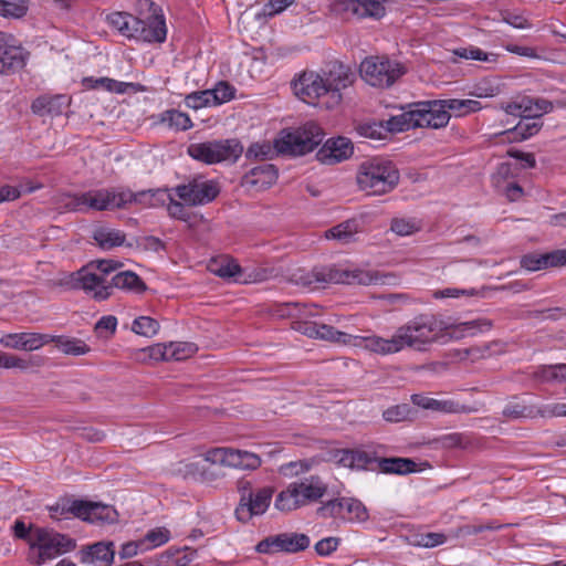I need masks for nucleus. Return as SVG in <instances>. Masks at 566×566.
<instances>
[{
	"instance_id": "nucleus-32",
	"label": "nucleus",
	"mask_w": 566,
	"mask_h": 566,
	"mask_svg": "<svg viewBox=\"0 0 566 566\" xmlns=\"http://www.w3.org/2000/svg\"><path fill=\"white\" fill-rule=\"evenodd\" d=\"M78 518L88 523H114L117 521L116 510L107 504L81 500Z\"/></svg>"
},
{
	"instance_id": "nucleus-18",
	"label": "nucleus",
	"mask_w": 566,
	"mask_h": 566,
	"mask_svg": "<svg viewBox=\"0 0 566 566\" xmlns=\"http://www.w3.org/2000/svg\"><path fill=\"white\" fill-rule=\"evenodd\" d=\"M292 328L310 338L328 340L365 349L366 337L340 332L331 325L296 319L292 322Z\"/></svg>"
},
{
	"instance_id": "nucleus-21",
	"label": "nucleus",
	"mask_w": 566,
	"mask_h": 566,
	"mask_svg": "<svg viewBox=\"0 0 566 566\" xmlns=\"http://www.w3.org/2000/svg\"><path fill=\"white\" fill-rule=\"evenodd\" d=\"M334 10L350 19H380L386 9L381 0H336Z\"/></svg>"
},
{
	"instance_id": "nucleus-35",
	"label": "nucleus",
	"mask_w": 566,
	"mask_h": 566,
	"mask_svg": "<svg viewBox=\"0 0 566 566\" xmlns=\"http://www.w3.org/2000/svg\"><path fill=\"white\" fill-rule=\"evenodd\" d=\"M375 462L384 473L408 474L417 471V463L408 458H375Z\"/></svg>"
},
{
	"instance_id": "nucleus-29",
	"label": "nucleus",
	"mask_w": 566,
	"mask_h": 566,
	"mask_svg": "<svg viewBox=\"0 0 566 566\" xmlns=\"http://www.w3.org/2000/svg\"><path fill=\"white\" fill-rule=\"evenodd\" d=\"M115 558L113 542H97L82 547L80 562L93 566H111Z\"/></svg>"
},
{
	"instance_id": "nucleus-56",
	"label": "nucleus",
	"mask_w": 566,
	"mask_h": 566,
	"mask_svg": "<svg viewBox=\"0 0 566 566\" xmlns=\"http://www.w3.org/2000/svg\"><path fill=\"white\" fill-rule=\"evenodd\" d=\"M411 416V409L408 405H397L386 409L382 417L388 422H400Z\"/></svg>"
},
{
	"instance_id": "nucleus-15",
	"label": "nucleus",
	"mask_w": 566,
	"mask_h": 566,
	"mask_svg": "<svg viewBox=\"0 0 566 566\" xmlns=\"http://www.w3.org/2000/svg\"><path fill=\"white\" fill-rule=\"evenodd\" d=\"M202 458L206 462L213 465L237 470L254 471L262 464V459L259 454L228 447L211 448L202 453Z\"/></svg>"
},
{
	"instance_id": "nucleus-57",
	"label": "nucleus",
	"mask_w": 566,
	"mask_h": 566,
	"mask_svg": "<svg viewBox=\"0 0 566 566\" xmlns=\"http://www.w3.org/2000/svg\"><path fill=\"white\" fill-rule=\"evenodd\" d=\"M342 539L337 536H328L319 539L314 548L318 556L327 557L337 551L340 545Z\"/></svg>"
},
{
	"instance_id": "nucleus-50",
	"label": "nucleus",
	"mask_w": 566,
	"mask_h": 566,
	"mask_svg": "<svg viewBox=\"0 0 566 566\" xmlns=\"http://www.w3.org/2000/svg\"><path fill=\"white\" fill-rule=\"evenodd\" d=\"M213 105H220L234 98L235 87L226 81H220L214 88L209 90Z\"/></svg>"
},
{
	"instance_id": "nucleus-26",
	"label": "nucleus",
	"mask_w": 566,
	"mask_h": 566,
	"mask_svg": "<svg viewBox=\"0 0 566 566\" xmlns=\"http://www.w3.org/2000/svg\"><path fill=\"white\" fill-rule=\"evenodd\" d=\"M354 153L349 138L338 136L327 139L316 153V158L325 165H334L348 159Z\"/></svg>"
},
{
	"instance_id": "nucleus-34",
	"label": "nucleus",
	"mask_w": 566,
	"mask_h": 566,
	"mask_svg": "<svg viewBox=\"0 0 566 566\" xmlns=\"http://www.w3.org/2000/svg\"><path fill=\"white\" fill-rule=\"evenodd\" d=\"M92 238L101 249L112 250L125 243L126 234L122 230L102 226L94 229Z\"/></svg>"
},
{
	"instance_id": "nucleus-33",
	"label": "nucleus",
	"mask_w": 566,
	"mask_h": 566,
	"mask_svg": "<svg viewBox=\"0 0 566 566\" xmlns=\"http://www.w3.org/2000/svg\"><path fill=\"white\" fill-rule=\"evenodd\" d=\"M543 127V122L539 118H525L511 129L503 133L510 143H518L526 140L536 135Z\"/></svg>"
},
{
	"instance_id": "nucleus-38",
	"label": "nucleus",
	"mask_w": 566,
	"mask_h": 566,
	"mask_svg": "<svg viewBox=\"0 0 566 566\" xmlns=\"http://www.w3.org/2000/svg\"><path fill=\"white\" fill-rule=\"evenodd\" d=\"M209 269L216 275L222 279H233L234 282H237V277H241L244 274L243 269L231 258L213 260Z\"/></svg>"
},
{
	"instance_id": "nucleus-43",
	"label": "nucleus",
	"mask_w": 566,
	"mask_h": 566,
	"mask_svg": "<svg viewBox=\"0 0 566 566\" xmlns=\"http://www.w3.org/2000/svg\"><path fill=\"white\" fill-rule=\"evenodd\" d=\"M160 122L177 130H188L193 126L189 115L177 109L165 111Z\"/></svg>"
},
{
	"instance_id": "nucleus-47",
	"label": "nucleus",
	"mask_w": 566,
	"mask_h": 566,
	"mask_svg": "<svg viewBox=\"0 0 566 566\" xmlns=\"http://www.w3.org/2000/svg\"><path fill=\"white\" fill-rule=\"evenodd\" d=\"M28 12L27 0H0V15L19 19Z\"/></svg>"
},
{
	"instance_id": "nucleus-24",
	"label": "nucleus",
	"mask_w": 566,
	"mask_h": 566,
	"mask_svg": "<svg viewBox=\"0 0 566 566\" xmlns=\"http://www.w3.org/2000/svg\"><path fill=\"white\" fill-rule=\"evenodd\" d=\"M293 90L300 99L312 105L316 104L321 97L329 96L323 75L313 71L303 72L293 82Z\"/></svg>"
},
{
	"instance_id": "nucleus-44",
	"label": "nucleus",
	"mask_w": 566,
	"mask_h": 566,
	"mask_svg": "<svg viewBox=\"0 0 566 566\" xmlns=\"http://www.w3.org/2000/svg\"><path fill=\"white\" fill-rule=\"evenodd\" d=\"M312 468V460H297L281 464L277 471L282 476L293 479L308 473Z\"/></svg>"
},
{
	"instance_id": "nucleus-27",
	"label": "nucleus",
	"mask_w": 566,
	"mask_h": 566,
	"mask_svg": "<svg viewBox=\"0 0 566 566\" xmlns=\"http://www.w3.org/2000/svg\"><path fill=\"white\" fill-rule=\"evenodd\" d=\"M522 269L535 272L556 266H566V248L553 250L546 253L531 252L521 256Z\"/></svg>"
},
{
	"instance_id": "nucleus-52",
	"label": "nucleus",
	"mask_w": 566,
	"mask_h": 566,
	"mask_svg": "<svg viewBox=\"0 0 566 566\" xmlns=\"http://www.w3.org/2000/svg\"><path fill=\"white\" fill-rule=\"evenodd\" d=\"M170 539V532L166 527H156L147 532L144 542L145 549H151L166 544Z\"/></svg>"
},
{
	"instance_id": "nucleus-40",
	"label": "nucleus",
	"mask_w": 566,
	"mask_h": 566,
	"mask_svg": "<svg viewBox=\"0 0 566 566\" xmlns=\"http://www.w3.org/2000/svg\"><path fill=\"white\" fill-rule=\"evenodd\" d=\"M42 364V356H0V369L32 370Z\"/></svg>"
},
{
	"instance_id": "nucleus-8",
	"label": "nucleus",
	"mask_w": 566,
	"mask_h": 566,
	"mask_svg": "<svg viewBox=\"0 0 566 566\" xmlns=\"http://www.w3.org/2000/svg\"><path fill=\"white\" fill-rule=\"evenodd\" d=\"M82 287L93 293L97 301H104L112 295L113 289L127 290L143 293L147 286L145 282L133 271H124L115 274L111 282L96 273H85L81 277Z\"/></svg>"
},
{
	"instance_id": "nucleus-30",
	"label": "nucleus",
	"mask_w": 566,
	"mask_h": 566,
	"mask_svg": "<svg viewBox=\"0 0 566 566\" xmlns=\"http://www.w3.org/2000/svg\"><path fill=\"white\" fill-rule=\"evenodd\" d=\"M277 168L272 164H262L250 171L242 178V185L255 191L270 188L277 180Z\"/></svg>"
},
{
	"instance_id": "nucleus-63",
	"label": "nucleus",
	"mask_w": 566,
	"mask_h": 566,
	"mask_svg": "<svg viewBox=\"0 0 566 566\" xmlns=\"http://www.w3.org/2000/svg\"><path fill=\"white\" fill-rule=\"evenodd\" d=\"M447 542V536L443 533H426L419 536L417 545L432 548L442 545Z\"/></svg>"
},
{
	"instance_id": "nucleus-62",
	"label": "nucleus",
	"mask_w": 566,
	"mask_h": 566,
	"mask_svg": "<svg viewBox=\"0 0 566 566\" xmlns=\"http://www.w3.org/2000/svg\"><path fill=\"white\" fill-rule=\"evenodd\" d=\"M539 417L557 418L566 417V402H553L539 406Z\"/></svg>"
},
{
	"instance_id": "nucleus-13",
	"label": "nucleus",
	"mask_w": 566,
	"mask_h": 566,
	"mask_svg": "<svg viewBox=\"0 0 566 566\" xmlns=\"http://www.w3.org/2000/svg\"><path fill=\"white\" fill-rule=\"evenodd\" d=\"M238 490L241 497L234 513L237 518L243 523H248L253 516L263 515L268 511L274 494L273 486H263L252 491L249 481H239Z\"/></svg>"
},
{
	"instance_id": "nucleus-20",
	"label": "nucleus",
	"mask_w": 566,
	"mask_h": 566,
	"mask_svg": "<svg viewBox=\"0 0 566 566\" xmlns=\"http://www.w3.org/2000/svg\"><path fill=\"white\" fill-rule=\"evenodd\" d=\"M28 56L29 53L12 34L0 31V74L10 75L22 70Z\"/></svg>"
},
{
	"instance_id": "nucleus-53",
	"label": "nucleus",
	"mask_w": 566,
	"mask_h": 566,
	"mask_svg": "<svg viewBox=\"0 0 566 566\" xmlns=\"http://www.w3.org/2000/svg\"><path fill=\"white\" fill-rule=\"evenodd\" d=\"M165 206H167V212L170 218L185 222L191 219V212L187 208L188 205L181 200H176L170 192L169 199Z\"/></svg>"
},
{
	"instance_id": "nucleus-3",
	"label": "nucleus",
	"mask_w": 566,
	"mask_h": 566,
	"mask_svg": "<svg viewBox=\"0 0 566 566\" xmlns=\"http://www.w3.org/2000/svg\"><path fill=\"white\" fill-rule=\"evenodd\" d=\"M107 22L127 39L163 43L167 36V27L163 14H153L147 20H142L130 13L117 11L107 15Z\"/></svg>"
},
{
	"instance_id": "nucleus-2",
	"label": "nucleus",
	"mask_w": 566,
	"mask_h": 566,
	"mask_svg": "<svg viewBox=\"0 0 566 566\" xmlns=\"http://www.w3.org/2000/svg\"><path fill=\"white\" fill-rule=\"evenodd\" d=\"M327 493V481L318 474H310L289 483L280 491L274 500V507L290 513L315 503L322 504Z\"/></svg>"
},
{
	"instance_id": "nucleus-19",
	"label": "nucleus",
	"mask_w": 566,
	"mask_h": 566,
	"mask_svg": "<svg viewBox=\"0 0 566 566\" xmlns=\"http://www.w3.org/2000/svg\"><path fill=\"white\" fill-rule=\"evenodd\" d=\"M323 78L326 87L328 88L331 103L327 107L338 105L342 101V90H345L354 84L356 81V72L349 65L339 61H332L323 69Z\"/></svg>"
},
{
	"instance_id": "nucleus-14",
	"label": "nucleus",
	"mask_w": 566,
	"mask_h": 566,
	"mask_svg": "<svg viewBox=\"0 0 566 566\" xmlns=\"http://www.w3.org/2000/svg\"><path fill=\"white\" fill-rule=\"evenodd\" d=\"M169 199L168 189H148L133 192L125 187H111L112 210L126 209L130 205H139L144 208L165 206Z\"/></svg>"
},
{
	"instance_id": "nucleus-28",
	"label": "nucleus",
	"mask_w": 566,
	"mask_h": 566,
	"mask_svg": "<svg viewBox=\"0 0 566 566\" xmlns=\"http://www.w3.org/2000/svg\"><path fill=\"white\" fill-rule=\"evenodd\" d=\"M71 102L72 98L67 94H43L32 102L31 111L40 117H56L63 114Z\"/></svg>"
},
{
	"instance_id": "nucleus-61",
	"label": "nucleus",
	"mask_w": 566,
	"mask_h": 566,
	"mask_svg": "<svg viewBox=\"0 0 566 566\" xmlns=\"http://www.w3.org/2000/svg\"><path fill=\"white\" fill-rule=\"evenodd\" d=\"M454 54L461 59L475 61H490L489 54L476 46L460 48L454 50Z\"/></svg>"
},
{
	"instance_id": "nucleus-55",
	"label": "nucleus",
	"mask_w": 566,
	"mask_h": 566,
	"mask_svg": "<svg viewBox=\"0 0 566 566\" xmlns=\"http://www.w3.org/2000/svg\"><path fill=\"white\" fill-rule=\"evenodd\" d=\"M211 103V93L209 90L192 92L185 97L186 106L192 109L209 106Z\"/></svg>"
},
{
	"instance_id": "nucleus-23",
	"label": "nucleus",
	"mask_w": 566,
	"mask_h": 566,
	"mask_svg": "<svg viewBox=\"0 0 566 566\" xmlns=\"http://www.w3.org/2000/svg\"><path fill=\"white\" fill-rule=\"evenodd\" d=\"M419 128L439 129L446 127L451 118L443 99L415 103Z\"/></svg>"
},
{
	"instance_id": "nucleus-9",
	"label": "nucleus",
	"mask_w": 566,
	"mask_h": 566,
	"mask_svg": "<svg viewBox=\"0 0 566 566\" xmlns=\"http://www.w3.org/2000/svg\"><path fill=\"white\" fill-rule=\"evenodd\" d=\"M322 128L315 123H306L294 130H282L275 139L276 154L301 156L314 150L323 140Z\"/></svg>"
},
{
	"instance_id": "nucleus-48",
	"label": "nucleus",
	"mask_w": 566,
	"mask_h": 566,
	"mask_svg": "<svg viewBox=\"0 0 566 566\" xmlns=\"http://www.w3.org/2000/svg\"><path fill=\"white\" fill-rule=\"evenodd\" d=\"M159 323L150 316H139L134 319L132 331L145 337H153L159 331Z\"/></svg>"
},
{
	"instance_id": "nucleus-41",
	"label": "nucleus",
	"mask_w": 566,
	"mask_h": 566,
	"mask_svg": "<svg viewBox=\"0 0 566 566\" xmlns=\"http://www.w3.org/2000/svg\"><path fill=\"white\" fill-rule=\"evenodd\" d=\"M50 517L61 521L73 515L78 518L81 512V500H60L54 505L49 506Z\"/></svg>"
},
{
	"instance_id": "nucleus-39",
	"label": "nucleus",
	"mask_w": 566,
	"mask_h": 566,
	"mask_svg": "<svg viewBox=\"0 0 566 566\" xmlns=\"http://www.w3.org/2000/svg\"><path fill=\"white\" fill-rule=\"evenodd\" d=\"M448 113L453 114L455 117H463L482 109V104L475 99H459L448 98L443 99Z\"/></svg>"
},
{
	"instance_id": "nucleus-5",
	"label": "nucleus",
	"mask_w": 566,
	"mask_h": 566,
	"mask_svg": "<svg viewBox=\"0 0 566 566\" xmlns=\"http://www.w3.org/2000/svg\"><path fill=\"white\" fill-rule=\"evenodd\" d=\"M378 281V277L369 271L345 270L336 265L315 266L308 272H300L296 282L308 289H321L327 284H359L370 285Z\"/></svg>"
},
{
	"instance_id": "nucleus-59",
	"label": "nucleus",
	"mask_w": 566,
	"mask_h": 566,
	"mask_svg": "<svg viewBox=\"0 0 566 566\" xmlns=\"http://www.w3.org/2000/svg\"><path fill=\"white\" fill-rule=\"evenodd\" d=\"M244 274H242L241 277H237V283H258L265 281L269 276L271 271L264 268H256L251 271L248 269H243Z\"/></svg>"
},
{
	"instance_id": "nucleus-7",
	"label": "nucleus",
	"mask_w": 566,
	"mask_h": 566,
	"mask_svg": "<svg viewBox=\"0 0 566 566\" xmlns=\"http://www.w3.org/2000/svg\"><path fill=\"white\" fill-rule=\"evenodd\" d=\"M75 547L76 542L72 537L53 530L35 527L28 551V560L32 565L41 566L74 551Z\"/></svg>"
},
{
	"instance_id": "nucleus-25",
	"label": "nucleus",
	"mask_w": 566,
	"mask_h": 566,
	"mask_svg": "<svg viewBox=\"0 0 566 566\" xmlns=\"http://www.w3.org/2000/svg\"><path fill=\"white\" fill-rule=\"evenodd\" d=\"M411 401L419 408L444 415L472 413L478 411V408L462 403L453 398L436 399L426 395L415 394L411 396Z\"/></svg>"
},
{
	"instance_id": "nucleus-6",
	"label": "nucleus",
	"mask_w": 566,
	"mask_h": 566,
	"mask_svg": "<svg viewBox=\"0 0 566 566\" xmlns=\"http://www.w3.org/2000/svg\"><path fill=\"white\" fill-rule=\"evenodd\" d=\"M6 348L33 352L45 344L53 343L54 348L63 354H85L90 350L85 342L67 336H53L41 333H15L0 338Z\"/></svg>"
},
{
	"instance_id": "nucleus-16",
	"label": "nucleus",
	"mask_w": 566,
	"mask_h": 566,
	"mask_svg": "<svg viewBox=\"0 0 566 566\" xmlns=\"http://www.w3.org/2000/svg\"><path fill=\"white\" fill-rule=\"evenodd\" d=\"M171 191L188 206L198 207L212 202L219 196L220 187L216 180L198 175L177 185Z\"/></svg>"
},
{
	"instance_id": "nucleus-60",
	"label": "nucleus",
	"mask_w": 566,
	"mask_h": 566,
	"mask_svg": "<svg viewBox=\"0 0 566 566\" xmlns=\"http://www.w3.org/2000/svg\"><path fill=\"white\" fill-rule=\"evenodd\" d=\"M475 294H476V292L474 289L465 290V289H457V287H447V289L434 291L432 296L436 300H441V298H458L460 296H471V295H475Z\"/></svg>"
},
{
	"instance_id": "nucleus-45",
	"label": "nucleus",
	"mask_w": 566,
	"mask_h": 566,
	"mask_svg": "<svg viewBox=\"0 0 566 566\" xmlns=\"http://www.w3.org/2000/svg\"><path fill=\"white\" fill-rule=\"evenodd\" d=\"M161 563L165 566H187L195 558V552L189 548L185 549H168L161 555Z\"/></svg>"
},
{
	"instance_id": "nucleus-51",
	"label": "nucleus",
	"mask_w": 566,
	"mask_h": 566,
	"mask_svg": "<svg viewBox=\"0 0 566 566\" xmlns=\"http://www.w3.org/2000/svg\"><path fill=\"white\" fill-rule=\"evenodd\" d=\"M537 376L543 381H566V364L543 366L538 369Z\"/></svg>"
},
{
	"instance_id": "nucleus-54",
	"label": "nucleus",
	"mask_w": 566,
	"mask_h": 566,
	"mask_svg": "<svg viewBox=\"0 0 566 566\" xmlns=\"http://www.w3.org/2000/svg\"><path fill=\"white\" fill-rule=\"evenodd\" d=\"M391 231L398 235H410L420 230L419 223L415 219L396 218L391 221Z\"/></svg>"
},
{
	"instance_id": "nucleus-11",
	"label": "nucleus",
	"mask_w": 566,
	"mask_h": 566,
	"mask_svg": "<svg viewBox=\"0 0 566 566\" xmlns=\"http://www.w3.org/2000/svg\"><path fill=\"white\" fill-rule=\"evenodd\" d=\"M406 73V67L385 56H368L359 65L361 78L370 86L388 88Z\"/></svg>"
},
{
	"instance_id": "nucleus-22",
	"label": "nucleus",
	"mask_w": 566,
	"mask_h": 566,
	"mask_svg": "<svg viewBox=\"0 0 566 566\" xmlns=\"http://www.w3.org/2000/svg\"><path fill=\"white\" fill-rule=\"evenodd\" d=\"M310 537L302 533H281L262 539L256 545V551L262 554L273 552L296 553L310 546Z\"/></svg>"
},
{
	"instance_id": "nucleus-49",
	"label": "nucleus",
	"mask_w": 566,
	"mask_h": 566,
	"mask_svg": "<svg viewBox=\"0 0 566 566\" xmlns=\"http://www.w3.org/2000/svg\"><path fill=\"white\" fill-rule=\"evenodd\" d=\"M356 233V224L354 221L342 222L326 231L327 239H336L342 242H349Z\"/></svg>"
},
{
	"instance_id": "nucleus-10",
	"label": "nucleus",
	"mask_w": 566,
	"mask_h": 566,
	"mask_svg": "<svg viewBox=\"0 0 566 566\" xmlns=\"http://www.w3.org/2000/svg\"><path fill=\"white\" fill-rule=\"evenodd\" d=\"M242 153L243 146L235 138L192 143L187 148V154L192 159L207 165L227 160L235 163L241 157Z\"/></svg>"
},
{
	"instance_id": "nucleus-31",
	"label": "nucleus",
	"mask_w": 566,
	"mask_h": 566,
	"mask_svg": "<svg viewBox=\"0 0 566 566\" xmlns=\"http://www.w3.org/2000/svg\"><path fill=\"white\" fill-rule=\"evenodd\" d=\"M332 459L338 467L350 470H366L375 461V457L361 449H337L333 451Z\"/></svg>"
},
{
	"instance_id": "nucleus-37",
	"label": "nucleus",
	"mask_w": 566,
	"mask_h": 566,
	"mask_svg": "<svg viewBox=\"0 0 566 566\" xmlns=\"http://www.w3.org/2000/svg\"><path fill=\"white\" fill-rule=\"evenodd\" d=\"M198 346L195 343L190 342H169V343H158L147 348L142 349L144 354H196L198 352Z\"/></svg>"
},
{
	"instance_id": "nucleus-4",
	"label": "nucleus",
	"mask_w": 566,
	"mask_h": 566,
	"mask_svg": "<svg viewBox=\"0 0 566 566\" xmlns=\"http://www.w3.org/2000/svg\"><path fill=\"white\" fill-rule=\"evenodd\" d=\"M400 179L396 165L388 159L373 157L363 161L356 174L360 190L368 195L379 196L392 191Z\"/></svg>"
},
{
	"instance_id": "nucleus-64",
	"label": "nucleus",
	"mask_w": 566,
	"mask_h": 566,
	"mask_svg": "<svg viewBox=\"0 0 566 566\" xmlns=\"http://www.w3.org/2000/svg\"><path fill=\"white\" fill-rule=\"evenodd\" d=\"M293 3L294 0H269L263 7V14L272 18L283 12Z\"/></svg>"
},
{
	"instance_id": "nucleus-42",
	"label": "nucleus",
	"mask_w": 566,
	"mask_h": 566,
	"mask_svg": "<svg viewBox=\"0 0 566 566\" xmlns=\"http://www.w3.org/2000/svg\"><path fill=\"white\" fill-rule=\"evenodd\" d=\"M503 416L507 419L535 418L539 417V407L526 405L520 401L509 402L503 411Z\"/></svg>"
},
{
	"instance_id": "nucleus-58",
	"label": "nucleus",
	"mask_w": 566,
	"mask_h": 566,
	"mask_svg": "<svg viewBox=\"0 0 566 566\" xmlns=\"http://www.w3.org/2000/svg\"><path fill=\"white\" fill-rule=\"evenodd\" d=\"M99 88L117 94L127 93L129 88L135 90L136 87L134 83L119 82L109 77H99Z\"/></svg>"
},
{
	"instance_id": "nucleus-17",
	"label": "nucleus",
	"mask_w": 566,
	"mask_h": 566,
	"mask_svg": "<svg viewBox=\"0 0 566 566\" xmlns=\"http://www.w3.org/2000/svg\"><path fill=\"white\" fill-rule=\"evenodd\" d=\"M316 515L321 518H334L350 523H361L368 520L367 509L354 497H336L323 502L316 509Z\"/></svg>"
},
{
	"instance_id": "nucleus-1",
	"label": "nucleus",
	"mask_w": 566,
	"mask_h": 566,
	"mask_svg": "<svg viewBox=\"0 0 566 566\" xmlns=\"http://www.w3.org/2000/svg\"><path fill=\"white\" fill-rule=\"evenodd\" d=\"M441 328L433 315L421 314L399 327L391 338L366 336L365 349L374 354H396L405 348L426 350L439 339Z\"/></svg>"
},
{
	"instance_id": "nucleus-46",
	"label": "nucleus",
	"mask_w": 566,
	"mask_h": 566,
	"mask_svg": "<svg viewBox=\"0 0 566 566\" xmlns=\"http://www.w3.org/2000/svg\"><path fill=\"white\" fill-rule=\"evenodd\" d=\"M276 154L275 144L272 146L268 142L253 143L245 151L248 160H268Z\"/></svg>"
},
{
	"instance_id": "nucleus-36",
	"label": "nucleus",
	"mask_w": 566,
	"mask_h": 566,
	"mask_svg": "<svg viewBox=\"0 0 566 566\" xmlns=\"http://www.w3.org/2000/svg\"><path fill=\"white\" fill-rule=\"evenodd\" d=\"M413 128H419L415 103L410 104L407 111L391 116L387 120V129L389 132H405Z\"/></svg>"
},
{
	"instance_id": "nucleus-12",
	"label": "nucleus",
	"mask_w": 566,
	"mask_h": 566,
	"mask_svg": "<svg viewBox=\"0 0 566 566\" xmlns=\"http://www.w3.org/2000/svg\"><path fill=\"white\" fill-rule=\"evenodd\" d=\"M111 187L85 192H62L55 199L57 208L67 212L111 211Z\"/></svg>"
}]
</instances>
